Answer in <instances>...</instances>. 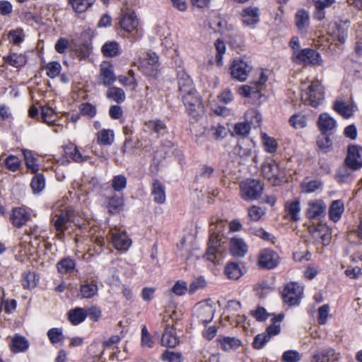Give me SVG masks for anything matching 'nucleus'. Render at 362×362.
<instances>
[{"label":"nucleus","instance_id":"nucleus-20","mask_svg":"<svg viewBox=\"0 0 362 362\" xmlns=\"http://www.w3.org/2000/svg\"><path fill=\"white\" fill-rule=\"evenodd\" d=\"M344 210V202L342 199L332 201L328 209L329 219L334 223H337L341 218Z\"/></svg>","mask_w":362,"mask_h":362},{"label":"nucleus","instance_id":"nucleus-38","mask_svg":"<svg viewBox=\"0 0 362 362\" xmlns=\"http://www.w3.org/2000/svg\"><path fill=\"white\" fill-rule=\"evenodd\" d=\"M3 59L6 63L16 68L23 67L27 62L25 56L16 53H10L8 55L4 56Z\"/></svg>","mask_w":362,"mask_h":362},{"label":"nucleus","instance_id":"nucleus-40","mask_svg":"<svg viewBox=\"0 0 362 362\" xmlns=\"http://www.w3.org/2000/svg\"><path fill=\"white\" fill-rule=\"evenodd\" d=\"M123 202L120 197L115 195L107 198V209L111 214L118 213L122 208Z\"/></svg>","mask_w":362,"mask_h":362},{"label":"nucleus","instance_id":"nucleus-13","mask_svg":"<svg viewBox=\"0 0 362 362\" xmlns=\"http://www.w3.org/2000/svg\"><path fill=\"white\" fill-rule=\"evenodd\" d=\"M260 9L257 6H248L240 12V21L244 27L255 28L260 22Z\"/></svg>","mask_w":362,"mask_h":362},{"label":"nucleus","instance_id":"nucleus-25","mask_svg":"<svg viewBox=\"0 0 362 362\" xmlns=\"http://www.w3.org/2000/svg\"><path fill=\"white\" fill-rule=\"evenodd\" d=\"M339 354L332 348H327L314 354L311 362H334L339 359Z\"/></svg>","mask_w":362,"mask_h":362},{"label":"nucleus","instance_id":"nucleus-15","mask_svg":"<svg viewBox=\"0 0 362 362\" xmlns=\"http://www.w3.org/2000/svg\"><path fill=\"white\" fill-rule=\"evenodd\" d=\"M345 163L352 170L361 168L362 167V147L358 145L349 146Z\"/></svg>","mask_w":362,"mask_h":362},{"label":"nucleus","instance_id":"nucleus-39","mask_svg":"<svg viewBox=\"0 0 362 362\" xmlns=\"http://www.w3.org/2000/svg\"><path fill=\"white\" fill-rule=\"evenodd\" d=\"M224 274L229 279L237 280L243 275L241 269L238 263L229 262L224 269Z\"/></svg>","mask_w":362,"mask_h":362},{"label":"nucleus","instance_id":"nucleus-1","mask_svg":"<svg viewBox=\"0 0 362 362\" xmlns=\"http://www.w3.org/2000/svg\"><path fill=\"white\" fill-rule=\"evenodd\" d=\"M209 238L206 257L208 260L216 263L218 262V257H221L225 252L228 243L223 235L219 231L216 232L213 228L209 229Z\"/></svg>","mask_w":362,"mask_h":362},{"label":"nucleus","instance_id":"nucleus-28","mask_svg":"<svg viewBox=\"0 0 362 362\" xmlns=\"http://www.w3.org/2000/svg\"><path fill=\"white\" fill-rule=\"evenodd\" d=\"M229 245L230 252L234 257H243L247 252V245L243 239L232 238Z\"/></svg>","mask_w":362,"mask_h":362},{"label":"nucleus","instance_id":"nucleus-17","mask_svg":"<svg viewBox=\"0 0 362 362\" xmlns=\"http://www.w3.org/2000/svg\"><path fill=\"white\" fill-rule=\"evenodd\" d=\"M295 25L300 35H305L310 27V16L304 8L298 9L294 17Z\"/></svg>","mask_w":362,"mask_h":362},{"label":"nucleus","instance_id":"nucleus-14","mask_svg":"<svg viewBox=\"0 0 362 362\" xmlns=\"http://www.w3.org/2000/svg\"><path fill=\"white\" fill-rule=\"evenodd\" d=\"M327 206L322 199L310 200L308 203L305 215L310 220L320 219L325 216Z\"/></svg>","mask_w":362,"mask_h":362},{"label":"nucleus","instance_id":"nucleus-58","mask_svg":"<svg viewBox=\"0 0 362 362\" xmlns=\"http://www.w3.org/2000/svg\"><path fill=\"white\" fill-rule=\"evenodd\" d=\"M322 187V182L317 180H313L301 184L302 189L305 193H312Z\"/></svg>","mask_w":362,"mask_h":362},{"label":"nucleus","instance_id":"nucleus-51","mask_svg":"<svg viewBox=\"0 0 362 362\" xmlns=\"http://www.w3.org/2000/svg\"><path fill=\"white\" fill-rule=\"evenodd\" d=\"M23 156L26 167L31 170L32 173H36L38 170V165L35 163V158L30 151L24 150Z\"/></svg>","mask_w":362,"mask_h":362},{"label":"nucleus","instance_id":"nucleus-37","mask_svg":"<svg viewBox=\"0 0 362 362\" xmlns=\"http://www.w3.org/2000/svg\"><path fill=\"white\" fill-rule=\"evenodd\" d=\"M86 311L81 308H76L68 313V318L72 325H76L83 322L86 318Z\"/></svg>","mask_w":362,"mask_h":362},{"label":"nucleus","instance_id":"nucleus-34","mask_svg":"<svg viewBox=\"0 0 362 362\" xmlns=\"http://www.w3.org/2000/svg\"><path fill=\"white\" fill-rule=\"evenodd\" d=\"M75 267L76 262L71 257H64L57 264V270L62 274H71Z\"/></svg>","mask_w":362,"mask_h":362},{"label":"nucleus","instance_id":"nucleus-8","mask_svg":"<svg viewBox=\"0 0 362 362\" xmlns=\"http://www.w3.org/2000/svg\"><path fill=\"white\" fill-rule=\"evenodd\" d=\"M52 222L57 231L56 236L62 240L64 233L71 223V211L66 207L55 209L52 216Z\"/></svg>","mask_w":362,"mask_h":362},{"label":"nucleus","instance_id":"nucleus-24","mask_svg":"<svg viewBox=\"0 0 362 362\" xmlns=\"http://www.w3.org/2000/svg\"><path fill=\"white\" fill-rule=\"evenodd\" d=\"M99 79L105 86L112 85L117 80L112 65L106 63L100 65Z\"/></svg>","mask_w":362,"mask_h":362},{"label":"nucleus","instance_id":"nucleus-9","mask_svg":"<svg viewBox=\"0 0 362 362\" xmlns=\"http://www.w3.org/2000/svg\"><path fill=\"white\" fill-rule=\"evenodd\" d=\"M119 25L122 30L127 33L133 32L136 28V16L133 4L125 3L122 8L119 17Z\"/></svg>","mask_w":362,"mask_h":362},{"label":"nucleus","instance_id":"nucleus-4","mask_svg":"<svg viewBox=\"0 0 362 362\" xmlns=\"http://www.w3.org/2000/svg\"><path fill=\"white\" fill-rule=\"evenodd\" d=\"M264 191V184L259 180L247 179L240 183L239 195L242 199L251 202L259 199Z\"/></svg>","mask_w":362,"mask_h":362},{"label":"nucleus","instance_id":"nucleus-12","mask_svg":"<svg viewBox=\"0 0 362 362\" xmlns=\"http://www.w3.org/2000/svg\"><path fill=\"white\" fill-rule=\"evenodd\" d=\"M280 261L279 254L271 248H264L258 254L257 265L261 269H273Z\"/></svg>","mask_w":362,"mask_h":362},{"label":"nucleus","instance_id":"nucleus-30","mask_svg":"<svg viewBox=\"0 0 362 362\" xmlns=\"http://www.w3.org/2000/svg\"><path fill=\"white\" fill-rule=\"evenodd\" d=\"M197 317L199 323L206 325L214 318V310L209 305H202L197 310Z\"/></svg>","mask_w":362,"mask_h":362},{"label":"nucleus","instance_id":"nucleus-62","mask_svg":"<svg viewBox=\"0 0 362 362\" xmlns=\"http://www.w3.org/2000/svg\"><path fill=\"white\" fill-rule=\"evenodd\" d=\"M21 165V161L19 158L15 156L11 155L8 156L5 160V165L6 167L13 171H16Z\"/></svg>","mask_w":362,"mask_h":362},{"label":"nucleus","instance_id":"nucleus-19","mask_svg":"<svg viewBox=\"0 0 362 362\" xmlns=\"http://www.w3.org/2000/svg\"><path fill=\"white\" fill-rule=\"evenodd\" d=\"M30 218V214L23 207L14 208L10 216L12 224L17 228L22 227Z\"/></svg>","mask_w":362,"mask_h":362},{"label":"nucleus","instance_id":"nucleus-21","mask_svg":"<svg viewBox=\"0 0 362 362\" xmlns=\"http://www.w3.org/2000/svg\"><path fill=\"white\" fill-rule=\"evenodd\" d=\"M177 76L180 94L183 95L196 90L192 80L185 71H179Z\"/></svg>","mask_w":362,"mask_h":362},{"label":"nucleus","instance_id":"nucleus-46","mask_svg":"<svg viewBox=\"0 0 362 362\" xmlns=\"http://www.w3.org/2000/svg\"><path fill=\"white\" fill-rule=\"evenodd\" d=\"M262 137L264 150L269 153H275L278 148V143L276 140L274 138L268 136L265 133L262 134Z\"/></svg>","mask_w":362,"mask_h":362},{"label":"nucleus","instance_id":"nucleus-41","mask_svg":"<svg viewBox=\"0 0 362 362\" xmlns=\"http://www.w3.org/2000/svg\"><path fill=\"white\" fill-rule=\"evenodd\" d=\"M101 50L105 57H115L119 53V44L115 41L107 42L103 45Z\"/></svg>","mask_w":362,"mask_h":362},{"label":"nucleus","instance_id":"nucleus-63","mask_svg":"<svg viewBox=\"0 0 362 362\" xmlns=\"http://www.w3.org/2000/svg\"><path fill=\"white\" fill-rule=\"evenodd\" d=\"M8 38L13 44L19 45L23 40V30L21 29L11 30L8 34Z\"/></svg>","mask_w":362,"mask_h":362},{"label":"nucleus","instance_id":"nucleus-49","mask_svg":"<svg viewBox=\"0 0 362 362\" xmlns=\"http://www.w3.org/2000/svg\"><path fill=\"white\" fill-rule=\"evenodd\" d=\"M98 141L103 145H110L114 141V134L110 129H103L98 133Z\"/></svg>","mask_w":362,"mask_h":362},{"label":"nucleus","instance_id":"nucleus-50","mask_svg":"<svg viewBox=\"0 0 362 362\" xmlns=\"http://www.w3.org/2000/svg\"><path fill=\"white\" fill-rule=\"evenodd\" d=\"M41 117L43 122L49 125H53L55 122V113L54 110L49 107L44 106L42 107Z\"/></svg>","mask_w":362,"mask_h":362},{"label":"nucleus","instance_id":"nucleus-27","mask_svg":"<svg viewBox=\"0 0 362 362\" xmlns=\"http://www.w3.org/2000/svg\"><path fill=\"white\" fill-rule=\"evenodd\" d=\"M284 209L290 221L297 222L300 220L301 208L300 202L298 199L287 202L285 204Z\"/></svg>","mask_w":362,"mask_h":362},{"label":"nucleus","instance_id":"nucleus-44","mask_svg":"<svg viewBox=\"0 0 362 362\" xmlns=\"http://www.w3.org/2000/svg\"><path fill=\"white\" fill-rule=\"evenodd\" d=\"M315 233L324 245H327L331 241V233L328 227L324 225H319L316 227Z\"/></svg>","mask_w":362,"mask_h":362},{"label":"nucleus","instance_id":"nucleus-16","mask_svg":"<svg viewBox=\"0 0 362 362\" xmlns=\"http://www.w3.org/2000/svg\"><path fill=\"white\" fill-rule=\"evenodd\" d=\"M180 343L179 338L176 335L173 325H165L164 331L161 337L160 344L168 348H175Z\"/></svg>","mask_w":362,"mask_h":362},{"label":"nucleus","instance_id":"nucleus-26","mask_svg":"<svg viewBox=\"0 0 362 362\" xmlns=\"http://www.w3.org/2000/svg\"><path fill=\"white\" fill-rule=\"evenodd\" d=\"M9 346L13 354L25 352L28 349L29 342L25 337L16 334L12 337Z\"/></svg>","mask_w":362,"mask_h":362},{"label":"nucleus","instance_id":"nucleus-7","mask_svg":"<svg viewBox=\"0 0 362 362\" xmlns=\"http://www.w3.org/2000/svg\"><path fill=\"white\" fill-rule=\"evenodd\" d=\"M291 61L303 66H320L323 62L321 54L313 48H304L292 53Z\"/></svg>","mask_w":362,"mask_h":362},{"label":"nucleus","instance_id":"nucleus-18","mask_svg":"<svg viewBox=\"0 0 362 362\" xmlns=\"http://www.w3.org/2000/svg\"><path fill=\"white\" fill-rule=\"evenodd\" d=\"M317 125L320 133L332 134L337 127V122L327 113H322L319 115Z\"/></svg>","mask_w":362,"mask_h":362},{"label":"nucleus","instance_id":"nucleus-31","mask_svg":"<svg viewBox=\"0 0 362 362\" xmlns=\"http://www.w3.org/2000/svg\"><path fill=\"white\" fill-rule=\"evenodd\" d=\"M112 244L118 250H126L131 245L132 241L126 233H114L112 237Z\"/></svg>","mask_w":362,"mask_h":362},{"label":"nucleus","instance_id":"nucleus-36","mask_svg":"<svg viewBox=\"0 0 362 362\" xmlns=\"http://www.w3.org/2000/svg\"><path fill=\"white\" fill-rule=\"evenodd\" d=\"M64 153L66 156L76 163H81L88 158L87 156H83L78 147L73 144H69L64 147Z\"/></svg>","mask_w":362,"mask_h":362},{"label":"nucleus","instance_id":"nucleus-60","mask_svg":"<svg viewBox=\"0 0 362 362\" xmlns=\"http://www.w3.org/2000/svg\"><path fill=\"white\" fill-rule=\"evenodd\" d=\"M171 291L177 296H183L188 292L187 284L184 281L178 280L172 287Z\"/></svg>","mask_w":362,"mask_h":362},{"label":"nucleus","instance_id":"nucleus-6","mask_svg":"<svg viewBox=\"0 0 362 362\" xmlns=\"http://www.w3.org/2000/svg\"><path fill=\"white\" fill-rule=\"evenodd\" d=\"M182 99L187 114L198 120L204 112V105L197 90L182 95Z\"/></svg>","mask_w":362,"mask_h":362},{"label":"nucleus","instance_id":"nucleus-64","mask_svg":"<svg viewBox=\"0 0 362 362\" xmlns=\"http://www.w3.org/2000/svg\"><path fill=\"white\" fill-rule=\"evenodd\" d=\"M300 360V356L297 351H286L282 355V361L284 362H298Z\"/></svg>","mask_w":362,"mask_h":362},{"label":"nucleus","instance_id":"nucleus-48","mask_svg":"<svg viewBox=\"0 0 362 362\" xmlns=\"http://www.w3.org/2000/svg\"><path fill=\"white\" fill-rule=\"evenodd\" d=\"M98 286L93 281L81 285V293L83 298H90L96 294Z\"/></svg>","mask_w":362,"mask_h":362},{"label":"nucleus","instance_id":"nucleus-10","mask_svg":"<svg viewBox=\"0 0 362 362\" xmlns=\"http://www.w3.org/2000/svg\"><path fill=\"white\" fill-rule=\"evenodd\" d=\"M303 293V288L296 282H289L284 288L281 298L290 306L299 305Z\"/></svg>","mask_w":362,"mask_h":362},{"label":"nucleus","instance_id":"nucleus-35","mask_svg":"<svg viewBox=\"0 0 362 362\" xmlns=\"http://www.w3.org/2000/svg\"><path fill=\"white\" fill-rule=\"evenodd\" d=\"M94 2L95 0H68L69 4L77 13L86 12L93 5Z\"/></svg>","mask_w":362,"mask_h":362},{"label":"nucleus","instance_id":"nucleus-23","mask_svg":"<svg viewBox=\"0 0 362 362\" xmlns=\"http://www.w3.org/2000/svg\"><path fill=\"white\" fill-rule=\"evenodd\" d=\"M151 194L153 196V201L158 204H164L166 199L165 187L158 179H154L151 183Z\"/></svg>","mask_w":362,"mask_h":362},{"label":"nucleus","instance_id":"nucleus-53","mask_svg":"<svg viewBox=\"0 0 362 362\" xmlns=\"http://www.w3.org/2000/svg\"><path fill=\"white\" fill-rule=\"evenodd\" d=\"M270 339L264 332L258 334L254 337L252 343V348L257 350L262 349Z\"/></svg>","mask_w":362,"mask_h":362},{"label":"nucleus","instance_id":"nucleus-56","mask_svg":"<svg viewBox=\"0 0 362 362\" xmlns=\"http://www.w3.org/2000/svg\"><path fill=\"white\" fill-rule=\"evenodd\" d=\"M47 337L52 344H57L64 340L62 330L60 328H52L47 332Z\"/></svg>","mask_w":362,"mask_h":362},{"label":"nucleus","instance_id":"nucleus-57","mask_svg":"<svg viewBox=\"0 0 362 362\" xmlns=\"http://www.w3.org/2000/svg\"><path fill=\"white\" fill-rule=\"evenodd\" d=\"M163 361H167L168 362H182V355L180 352H173L170 351H165L161 356Z\"/></svg>","mask_w":362,"mask_h":362},{"label":"nucleus","instance_id":"nucleus-32","mask_svg":"<svg viewBox=\"0 0 362 362\" xmlns=\"http://www.w3.org/2000/svg\"><path fill=\"white\" fill-rule=\"evenodd\" d=\"M145 127L158 136L163 135L167 132L168 128L164 121L161 119H151L145 122Z\"/></svg>","mask_w":362,"mask_h":362},{"label":"nucleus","instance_id":"nucleus-5","mask_svg":"<svg viewBox=\"0 0 362 362\" xmlns=\"http://www.w3.org/2000/svg\"><path fill=\"white\" fill-rule=\"evenodd\" d=\"M262 172L264 178L274 186L281 185L285 178L284 170L272 158H268L264 162Z\"/></svg>","mask_w":362,"mask_h":362},{"label":"nucleus","instance_id":"nucleus-52","mask_svg":"<svg viewBox=\"0 0 362 362\" xmlns=\"http://www.w3.org/2000/svg\"><path fill=\"white\" fill-rule=\"evenodd\" d=\"M45 178L42 174H37L33 177L30 187L34 193H39L41 192L45 187Z\"/></svg>","mask_w":362,"mask_h":362},{"label":"nucleus","instance_id":"nucleus-54","mask_svg":"<svg viewBox=\"0 0 362 362\" xmlns=\"http://www.w3.org/2000/svg\"><path fill=\"white\" fill-rule=\"evenodd\" d=\"M251 125L249 122H238L233 128L234 133L238 136L246 137L250 132Z\"/></svg>","mask_w":362,"mask_h":362},{"label":"nucleus","instance_id":"nucleus-22","mask_svg":"<svg viewBox=\"0 0 362 362\" xmlns=\"http://www.w3.org/2000/svg\"><path fill=\"white\" fill-rule=\"evenodd\" d=\"M216 342L220 348L226 352L235 350L242 346L241 340L233 337L220 335L216 339Z\"/></svg>","mask_w":362,"mask_h":362},{"label":"nucleus","instance_id":"nucleus-33","mask_svg":"<svg viewBox=\"0 0 362 362\" xmlns=\"http://www.w3.org/2000/svg\"><path fill=\"white\" fill-rule=\"evenodd\" d=\"M332 134L320 133L317 136L316 144L319 151L323 153H328L332 149V141L330 136Z\"/></svg>","mask_w":362,"mask_h":362},{"label":"nucleus","instance_id":"nucleus-43","mask_svg":"<svg viewBox=\"0 0 362 362\" xmlns=\"http://www.w3.org/2000/svg\"><path fill=\"white\" fill-rule=\"evenodd\" d=\"M141 346L144 349H151L154 346L153 337L148 331L146 325H143L141 327Z\"/></svg>","mask_w":362,"mask_h":362},{"label":"nucleus","instance_id":"nucleus-42","mask_svg":"<svg viewBox=\"0 0 362 362\" xmlns=\"http://www.w3.org/2000/svg\"><path fill=\"white\" fill-rule=\"evenodd\" d=\"M288 122L295 129H303L307 126V117L300 112L296 113L289 118Z\"/></svg>","mask_w":362,"mask_h":362},{"label":"nucleus","instance_id":"nucleus-55","mask_svg":"<svg viewBox=\"0 0 362 362\" xmlns=\"http://www.w3.org/2000/svg\"><path fill=\"white\" fill-rule=\"evenodd\" d=\"M61 68L62 66L59 62H49L45 66L46 74L49 78H54L59 74Z\"/></svg>","mask_w":362,"mask_h":362},{"label":"nucleus","instance_id":"nucleus-29","mask_svg":"<svg viewBox=\"0 0 362 362\" xmlns=\"http://www.w3.org/2000/svg\"><path fill=\"white\" fill-rule=\"evenodd\" d=\"M333 110L344 119H349L354 115V109L352 105L346 104L341 100H335Z\"/></svg>","mask_w":362,"mask_h":362},{"label":"nucleus","instance_id":"nucleus-11","mask_svg":"<svg viewBox=\"0 0 362 362\" xmlns=\"http://www.w3.org/2000/svg\"><path fill=\"white\" fill-rule=\"evenodd\" d=\"M251 71L252 66L240 58L234 59L228 69L231 78L240 82L247 80Z\"/></svg>","mask_w":362,"mask_h":362},{"label":"nucleus","instance_id":"nucleus-61","mask_svg":"<svg viewBox=\"0 0 362 362\" xmlns=\"http://www.w3.org/2000/svg\"><path fill=\"white\" fill-rule=\"evenodd\" d=\"M329 313V306L325 304L318 308L317 322L320 325H325Z\"/></svg>","mask_w":362,"mask_h":362},{"label":"nucleus","instance_id":"nucleus-2","mask_svg":"<svg viewBox=\"0 0 362 362\" xmlns=\"http://www.w3.org/2000/svg\"><path fill=\"white\" fill-rule=\"evenodd\" d=\"M137 68L145 76L157 78L161 70L158 55L154 52L148 51L139 57Z\"/></svg>","mask_w":362,"mask_h":362},{"label":"nucleus","instance_id":"nucleus-59","mask_svg":"<svg viewBox=\"0 0 362 362\" xmlns=\"http://www.w3.org/2000/svg\"><path fill=\"white\" fill-rule=\"evenodd\" d=\"M206 285V282L203 276H199L191 282L188 288V293L189 294H193L197 290L204 288Z\"/></svg>","mask_w":362,"mask_h":362},{"label":"nucleus","instance_id":"nucleus-47","mask_svg":"<svg viewBox=\"0 0 362 362\" xmlns=\"http://www.w3.org/2000/svg\"><path fill=\"white\" fill-rule=\"evenodd\" d=\"M214 46L216 50L215 59L218 66H222L223 57L226 53V47L224 42L221 39H217L214 42Z\"/></svg>","mask_w":362,"mask_h":362},{"label":"nucleus","instance_id":"nucleus-3","mask_svg":"<svg viewBox=\"0 0 362 362\" xmlns=\"http://www.w3.org/2000/svg\"><path fill=\"white\" fill-rule=\"evenodd\" d=\"M325 99V90L320 81L313 80L310 84L301 90V100L306 105L313 107L319 106Z\"/></svg>","mask_w":362,"mask_h":362},{"label":"nucleus","instance_id":"nucleus-45","mask_svg":"<svg viewBox=\"0 0 362 362\" xmlns=\"http://www.w3.org/2000/svg\"><path fill=\"white\" fill-rule=\"evenodd\" d=\"M107 98L117 103H122L125 99V94L122 88L117 87L110 88L106 93Z\"/></svg>","mask_w":362,"mask_h":362}]
</instances>
